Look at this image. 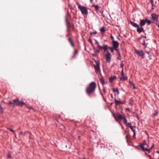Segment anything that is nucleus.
<instances>
[{
  "instance_id": "4c0bfd02",
  "label": "nucleus",
  "mask_w": 159,
  "mask_h": 159,
  "mask_svg": "<svg viewBox=\"0 0 159 159\" xmlns=\"http://www.w3.org/2000/svg\"><path fill=\"white\" fill-rule=\"evenodd\" d=\"M110 37H111V39L112 40V42H113V41H115L114 40V38L112 36V35H111Z\"/></svg>"
},
{
  "instance_id": "2eb2a0df",
  "label": "nucleus",
  "mask_w": 159,
  "mask_h": 159,
  "mask_svg": "<svg viewBox=\"0 0 159 159\" xmlns=\"http://www.w3.org/2000/svg\"><path fill=\"white\" fill-rule=\"evenodd\" d=\"M146 23V19L145 20H141L140 23V26L143 27L145 24Z\"/></svg>"
},
{
  "instance_id": "e2e57ef3",
  "label": "nucleus",
  "mask_w": 159,
  "mask_h": 159,
  "mask_svg": "<svg viewBox=\"0 0 159 159\" xmlns=\"http://www.w3.org/2000/svg\"><path fill=\"white\" fill-rule=\"evenodd\" d=\"M93 56H94V55H95V54H93Z\"/></svg>"
},
{
  "instance_id": "423d86ee",
  "label": "nucleus",
  "mask_w": 159,
  "mask_h": 159,
  "mask_svg": "<svg viewBox=\"0 0 159 159\" xmlns=\"http://www.w3.org/2000/svg\"><path fill=\"white\" fill-rule=\"evenodd\" d=\"M134 52L139 56H140L142 57H143L144 53L143 50H139L135 48L134 49Z\"/></svg>"
},
{
  "instance_id": "a211bd4d",
  "label": "nucleus",
  "mask_w": 159,
  "mask_h": 159,
  "mask_svg": "<svg viewBox=\"0 0 159 159\" xmlns=\"http://www.w3.org/2000/svg\"><path fill=\"white\" fill-rule=\"evenodd\" d=\"M130 24L134 27L136 28L138 27V26H139V25L131 21L130 22Z\"/></svg>"
},
{
  "instance_id": "bf43d9fd",
  "label": "nucleus",
  "mask_w": 159,
  "mask_h": 159,
  "mask_svg": "<svg viewBox=\"0 0 159 159\" xmlns=\"http://www.w3.org/2000/svg\"><path fill=\"white\" fill-rule=\"evenodd\" d=\"M93 0H90V2H92Z\"/></svg>"
},
{
  "instance_id": "c9c22d12",
  "label": "nucleus",
  "mask_w": 159,
  "mask_h": 159,
  "mask_svg": "<svg viewBox=\"0 0 159 159\" xmlns=\"http://www.w3.org/2000/svg\"><path fill=\"white\" fill-rule=\"evenodd\" d=\"M95 43L97 44V46L100 45L99 42L97 40L95 39Z\"/></svg>"
},
{
  "instance_id": "c03bdc74",
  "label": "nucleus",
  "mask_w": 159,
  "mask_h": 159,
  "mask_svg": "<svg viewBox=\"0 0 159 159\" xmlns=\"http://www.w3.org/2000/svg\"><path fill=\"white\" fill-rule=\"evenodd\" d=\"M100 52L99 50H96L95 51L96 53H99Z\"/></svg>"
},
{
  "instance_id": "1a4fd4ad",
  "label": "nucleus",
  "mask_w": 159,
  "mask_h": 159,
  "mask_svg": "<svg viewBox=\"0 0 159 159\" xmlns=\"http://www.w3.org/2000/svg\"><path fill=\"white\" fill-rule=\"evenodd\" d=\"M113 47L115 48V50L117 51H118L117 48L119 46V43L116 41H113L112 42Z\"/></svg>"
},
{
  "instance_id": "ea45409f",
  "label": "nucleus",
  "mask_w": 159,
  "mask_h": 159,
  "mask_svg": "<svg viewBox=\"0 0 159 159\" xmlns=\"http://www.w3.org/2000/svg\"><path fill=\"white\" fill-rule=\"evenodd\" d=\"M120 66L121 68H122V69H123V66H124V64L123 63H121L120 65Z\"/></svg>"
},
{
  "instance_id": "a19ab883",
  "label": "nucleus",
  "mask_w": 159,
  "mask_h": 159,
  "mask_svg": "<svg viewBox=\"0 0 159 159\" xmlns=\"http://www.w3.org/2000/svg\"><path fill=\"white\" fill-rule=\"evenodd\" d=\"M142 38H146V36H142L141 37V38H139V40H140L141 39H142Z\"/></svg>"
},
{
  "instance_id": "79ce46f5",
  "label": "nucleus",
  "mask_w": 159,
  "mask_h": 159,
  "mask_svg": "<svg viewBox=\"0 0 159 159\" xmlns=\"http://www.w3.org/2000/svg\"><path fill=\"white\" fill-rule=\"evenodd\" d=\"M28 108L30 109H32L34 111H35L34 109V108H33V107L31 106L29 107H28Z\"/></svg>"
},
{
  "instance_id": "5701e85b",
  "label": "nucleus",
  "mask_w": 159,
  "mask_h": 159,
  "mask_svg": "<svg viewBox=\"0 0 159 159\" xmlns=\"http://www.w3.org/2000/svg\"><path fill=\"white\" fill-rule=\"evenodd\" d=\"M113 91L114 92H116L117 93V94H119V91L117 88L116 89L113 88Z\"/></svg>"
},
{
  "instance_id": "7ed1b4c3",
  "label": "nucleus",
  "mask_w": 159,
  "mask_h": 159,
  "mask_svg": "<svg viewBox=\"0 0 159 159\" xmlns=\"http://www.w3.org/2000/svg\"><path fill=\"white\" fill-rule=\"evenodd\" d=\"M77 4L78 6L79 9L81 11V13L83 14L87 15L88 14V10L87 8L83 6H81L78 2L77 3Z\"/></svg>"
},
{
  "instance_id": "f8f14e48",
  "label": "nucleus",
  "mask_w": 159,
  "mask_h": 159,
  "mask_svg": "<svg viewBox=\"0 0 159 159\" xmlns=\"http://www.w3.org/2000/svg\"><path fill=\"white\" fill-rule=\"evenodd\" d=\"M66 25L68 28L67 29H69L70 30L71 29H73L74 25L73 24H71L69 23L66 20Z\"/></svg>"
},
{
  "instance_id": "13d9d810",
  "label": "nucleus",
  "mask_w": 159,
  "mask_h": 159,
  "mask_svg": "<svg viewBox=\"0 0 159 159\" xmlns=\"http://www.w3.org/2000/svg\"><path fill=\"white\" fill-rule=\"evenodd\" d=\"M146 145H147V147H149V144H147Z\"/></svg>"
},
{
  "instance_id": "cd10ccee",
  "label": "nucleus",
  "mask_w": 159,
  "mask_h": 159,
  "mask_svg": "<svg viewBox=\"0 0 159 159\" xmlns=\"http://www.w3.org/2000/svg\"><path fill=\"white\" fill-rule=\"evenodd\" d=\"M100 30L102 33H104L105 30V28L104 27H102L101 28Z\"/></svg>"
},
{
  "instance_id": "58836bf2",
  "label": "nucleus",
  "mask_w": 159,
  "mask_h": 159,
  "mask_svg": "<svg viewBox=\"0 0 159 159\" xmlns=\"http://www.w3.org/2000/svg\"><path fill=\"white\" fill-rule=\"evenodd\" d=\"M150 2L151 3L152 6H153L154 5L153 0H150Z\"/></svg>"
},
{
  "instance_id": "8fccbe9b",
  "label": "nucleus",
  "mask_w": 159,
  "mask_h": 159,
  "mask_svg": "<svg viewBox=\"0 0 159 159\" xmlns=\"http://www.w3.org/2000/svg\"><path fill=\"white\" fill-rule=\"evenodd\" d=\"M124 75V74L123 73V69H122V70L121 71V75Z\"/></svg>"
},
{
  "instance_id": "f704fd0d",
  "label": "nucleus",
  "mask_w": 159,
  "mask_h": 159,
  "mask_svg": "<svg viewBox=\"0 0 159 159\" xmlns=\"http://www.w3.org/2000/svg\"><path fill=\"white\" fill-rule=\"evenodd\" d=\"M123 119L124 120V121L125 124H126L127 123V120L125 118H125H123Z\"/></svg>"
},
{
  "instance_id": "0e129e2a",
  "label": "nucleus",
  "mask_w": 159,
  "mask_h": 159,
  "mask_svg": "<svg viewBox=\"0 0 159 159\" xmlns=\"http://www.w3.org/2000/svg\"><path fill=\"white\" fill-rule=\"evenodd\" d=\"M83 159H86L85 158H83Z\"/></svg>"
},
{
  "instance_id": "a18cd8bd",
  "label": "nucleus",
  "mask_w": 159,
  "mask_h": 159,
  "mask_svg": "<svg viewBox=\"0 0 159 159\" xmlns=\"http://www.w3.org/2000/svg\"><path fill=\"white\" fill-rule=\"evenodd\" d=\"M126 110H127L129 111H130V110L129 109V108L128 107L126 108Z\"/></svg>"
},
{
  "instance_id": "c756f323",
  "label": "nucleus",
  "mask_w": 159,
  "mask_h": 159,
  "mask_svg": "<svg viewBox=\"0 0 159 159\" xmlns=\"http://www.w3.org/2000/svg\"><path fill=\"white\" fill-rule=\"evenodd\" d=\"M77 53H78L77 50L76 49H75V52H74L73 56V58L75 57V55L77 54Z\"/></svg>"
},
{
  "instance_id": "680f3d73",
  "label": "nucleus",
  "mask_w": 159,
  "mask_h": 159,
  "mask_svg": "<svg viewBox=\"0 0 159 159\" xmlns=\"http://www.w3.org/2000/svg\"><path fill=\"white\" fill-rule=\"evenodd\" d=\"M117 39H119V40H120V39H119V38H117Z\"/></svg>"
},
{
  "instance_id": "9d476101",
  "label": "nucleus",
  "mask_w": 159,
  "mask_h": 159,
  "mask_svg": "<svg viewBox=\"0 0 159 159\" xmlns=\"http://www.w3.org/2000/svg\"><path fill=\"white\" fill-rule=\"evenodd\" d=\"M107 45H103L102 47L100 45L97 46V48H98V50H99L100 51L103 49L104 51H107Z\"/></svg>"
},
{
  "instance_id": "de8ad7c7",
  "label": "nucleus",
  "mask_w": 159,
  "mask_h": 159,
  "mask_svg": "<svg viewBox=\"0 0 159 159\" xmlns=\"http://www.w3.org/2000/svg\"><path fill=\"white\" fill-rule=\"evenodd\" d=\"M134 134H133V137L134 138H135V132H133Z\"/></svg>"
},
{
  "instance_id": "a878e982",
  "label": "nucleus",
  "mask_w": 159,
  "mask_h": 159,
  "mask_svg": "<svg viewBox=\"0 0 159 159\" xmlns=\"http://www.w3.org/2000/svg\"><path fill=\"white\" fill-rule=\"evenodd\" d=\"M129 104L131 106H132L134 104V100H133L132 98L130 99L129 102Z\"/></svg>"
},
{
  "instance_id": "0eeeda50",
  "label": "nucleus",
  "mask_w": 159,
  "mask_h": 159,
  "mask_svg": "<svg viewBox=\"0 0 159 159\" xmlns=\"http://www.w3.org/2000/svg\"><path fill=\"white\" fill-rule=\"evenodd\" d=\"M146 145L145 142L144 141V143L142 144H140V146L142 150L143 151H148V152H150V151L152 150V148H151L150 149H148L147 148H145L144 146Z\"/></svg>"
},
{
  "instance_id": "b1692460",
  "label": "nucleus",
  "mask_w": 159,
  "mask_h": 159,
  "mask_svg": "<svg viewBox=\"0 0 159 159\" xmlns=\"http://www.w3.org/2000/svg\"><path fill=\"white\" fill-rule=\"evenodd\" d=\"M158 111H157L156 110L155 111V113L153 114L152 116L154 117H155L156 116H157L158 115Z\"/></svg>"
},
{
  "instance_id": "f257e3e1",
  "label": "nucleus",
  "mask_w": 159,
  "mask_h": 159,
  "mask_svg": "<svg viewBox=\"0 0 159 159\" xmlns=\"http://www.w3.org/2000/svg\"><path fill=\"white\" fill-rule=\"evenodd\" d=\"M96 85L94 82H92L89 84L88 87L86 89V92L87 94L89 95L93 93L96 88Z\"/></svg>"
},
{
  "instance_id": "aec40b11",
  "label": "nucleus",
  "mask_w": 159,
  "mask_h": 159,
  "mask_svg": "<svg viewBox=\"0 0 159 159\" xmlns=\"http://www.w3.org/2000/svg\"><path fill=\"white\" fill-rule=\"evenodd\" d=\"M93 6L95 8L96 11H99V7L98 5H95L94 4H93Z\"/></svg>"
},
{
  "instance_id": "864d4df0",
  "label": "nucleus",
  "mask_w": 159,
  "mask_h": 159,
  "mask_svg": "<svg viewBox=\"0 0 159 159\" xmlns=\"http://www.w3.org/2000/svg\"><path fill=\"white\" fill-rule=\"evenodd\" d=\"M103 91L104 92H105V93L106 92V90L104 89H103Z\"/></svg>"
},
{
  "instance_id": "4be33fe9",
  "label": "nucleus",
  "mask_w": 159,
  "mask_h": 159,
  "mask_svg": "<svg viewBox=\"0 0 159 159\" xmlns=\"http://www.w3.org/2000/svg\"><path fill=\"white\" fill-rule=\"evenodd\" d=\"M116 78V76H112L109 78V80L111 82H112Z\"/></svg>"
},
{
  "instance_id": "72a5a7b5",
  "label": "nucleus",
  "mask_w": 159,
  "mask_h": 159,
  "mask_svg": "<svg viewBox=\"0 0 159 159\" xmlns=\"http://www.w3.org/2000/svg\"><path fill=\"white\" fill-rule=\"evenodd\" d=\"M146 22H147L148 25H149L151 23V21L150 20H148L146 19Z\"/></svg>"
},
{
  "instance_id": "dca6fc26",
  "label": "nucleus",
  "mask_w": 159,
  "mask_h": 159,
  "mask_svg": "<svg viewBox=\"0 0 159 159\" xmlns=\"http://www.w3.org/2000/svg\"><path fill=\"white\" fill-rule=\"evenodd\" d=\"M115 103L116 105L117 106L119 104H122L123 103L122 102L120 101L117 100L116 98L114 99Z\"/></svg>"
},
{
  "instance_id": "3c124183",
  "label": "nucleus",
  "mask_w": 159,
  "mask_h": 159,
  "mask_svg": "<svg viewBox=\"0 0 159 159\" xmlns=\"http://www.w3.org/2000/svg\"><path fill=\"white\" fill-rule=\"evenodd\" d=\"M133 86L134 89H136L135 87L134 86V85H133Z\"/></svg>"
},
{
  "instance_id": "37998d69",
  "label": "nucleus",
  "mask_w": 159,
  "mask_h": 159,
  "mask_svg": "<svg viewBox=\"0 0 159 159\" xmlns=\"http://www.w3.org/2000/svg\"><path fill=\"white\" fill-rule=\"evenodd\" d=\"M130 84L132 86L134 85V84L133 83V82H131L130 81H129Z\"/></svg>"
},
{
  "instance_id": "6e6d98bb",
  "label": "nucleus",
  "mask_w": 159,
  "mask_h": 159,
  "mask_svg": "<svg viewBox=\"0 0 159 159\" xmlns=\"http://www.w3.org/2000/svg\"><path fill=\"white\" fill-rule=\"evenodd\" d=\"M111 98H113V96L112 94H111Z\"/></svg>"
},
{
  "instance_id": "39448f33",
  "label": "nucleus",
  "mask_w": 159,
  "mask_h": 159,
  "mask_svg": "<svg viewBox=\"0 0 159 159\" xmlns=\"http://www.w3.org/2000/svg\"><path fill=\"white\" fill-rule=\"evenodd\" d=\"M96 65H94V68L96 72H98L100 71V62L99 61H95Z\"/></svg>"
},
{
  "instance_id": "7c9ffc66",
  "label": "nucleus",
  "mask_w": 159,
  "mask_h": 159,
  "mask_svg": "<svg viewBox=\"0 0 159 159\" xmlns=\"http://www.w3.org/2000/svg\"><path fill=\"white\" fill-rule=\"evenodd\" d=\"M0 112L2 113L3 112V108L1 106V105L0 106Z\"/></svg>"
},
{
  "instance_id": "2f4dec72",
  "label": "nucleus",
  "mask_w": 159,
  "mask_h": 159,
  "mask_svg": "<svg viewBox=\"0 0 159 159\" xmlns=\"http://www.w3.org/2000/svg\"><path fill=\"white\" fill-rule=\"evenodd\" d=\"M7 129L9 130L10 131L12 132L16 135V133L15 131L12 129L8 128Z\"/></svg>"
},
{
  "instance_id": "c85d7f7f",
  "label": "nucleus",
  "mask_w": 159,
  "mask_h": 159,
  "mask_svg": "<svg viewBox=\"0 0 159 159\" xmlns=\"http://www.w3.org/2000/svg\"><path fill=\"white\" fill-rule=\"evenodd\" d=\"M70 30L69 29H67V34L66 35L67 36H68L69 35H70Z\"/></svg>"
},
{
  "instance_id": "9b49d317",
  "label": "nucleus",
  "mask_w": 159,
  "mask_h": 159,
  "mask_svg": "<svg viewBox=\"0 0 159 159\" xmlns=\"http://www.w3.org/2000/svg\"><path fill=\"white\" fill-rule=\"evenodd\" d=\"M152 19L154 20H156L157 22H158V16L155 14H151Z\"/></svg>"
},
{
  "instance_id": "4468645a",
  "label": "nucleus",
  "mask_w": 159,
  "mask_h": 159,
  "mask_svg": "<svg viewBox=\"0 0 159 159\" xmlns=\"http://www.w3.org/2000/svg\"><path fill=\"white\" fill-rule=\"evenodd\" d=\"M100 81L102 85H104L107 83V82L105 81L103 77H102L100 78Z\"/></svg>"
},
{
  "instance_id": "ddd939ff",
  "label": "nucleus",
  "mask_w": 159,
  "mask_h": 159,
  "mask_svg": "<svg viewBox=\"0 0 159 159\" xmlns=\"http://www.w3.org/2000/svg\"><path fill=\"white\" fill-rule=\"evenodd\" d=\"M137 31L139 33H140L141 32H144L143 28L142 26H141V27L140 28L139 26H138V27H137Z\"/></svg>"
},
{
  "instance_id": "6ab92c4d",
  "label": "nucleus",
  "mask_w": 159,
  "mask_h": 159,
  "mask_svg": "<svg viewBox=\"0 0 159 159\" xmlns=\"http://www.w3.org/2000/svg\"><path fill=\"white\" fill-rule=\"evenodd\" d=\"M68 41L70 43L72 47H74V44L72 42V40L71 38L70 37L68 38Z\"/></svg>"
},
{
  "instance_id": "f3484780",
  "label": "nucleus",
  "mask_w": 159,
  "mask_h": 159,
  "mask_svg": "<svg viewBox=\"0 0 159 159\" xmlns=\"http://www.w3.org/2000/svg\"><path fill=\"white\" fill-rule=\"evenodd\" d=\"M127 79V77L125 76L124 74L121 75V77L120 78V80L122 81H124Z\"/></svg>"
},
{
  "instance_id": "bb28decb",
  "label": "nucleus",
  "mask_w": 159,
  "mask_h": 159,
  "mask_svg": "<svg viewBox=\"0 0 159 159\" xmlns=\"http://www.w3.org/2000/svg\"><path fill=\"white\" fill-rule=\"evenodd\" d=\"M140 43L142 44L143 46L146 47L147 46L145 44V41L144 40H143L142 42H141Z\"/></svg>"
},
{
  "instance_id": "393cba45",
  "label": "nucleus",
  "mask_w": 159,
  "mask_h": 159,
  "mask_svg": "<svg viewBox=\"0 0 159 159\" xmlns=\"http://www.w3.org/2000/svg\"><path fill=\"white\" fill-rule=\"evenodd\" d=\"M131 129L132 130L133 132H135V126H132L130 127Z\"/></svg>"
},
{
  "instance_id": "4d7b16f0",
  "label": "nucleus",
  "mask_w": 159,
  "mask_h": 159,
  "mask_svg": "<svg viewBox=\"0 0 159 159\" xmlns=\"http://www.w3.org/2000/svg\"><path fill=\"white\" fill-rule=\"evenodd\" d=\"M91 44V45H92V46L93 47H94V45H93V43H92V44Z\"/></svg>"
},
{
  "instance_id": "052dcab7",
  "label": "nucleus",
  "mask_w": 159,
  "mask_h": 159,
  "mask_svg": "<svg viewBox=\"0 0 159 159\" xmlns=\"http://www.w3.org/2000/svg\"><path fill=\"white\" fill-rule=\"evenodd\" d=\"M128 137V136L127 135L126 136V139H127Z\"/></svg>"
},
{
  "instance_id": "49530a36",
  "label": "nucleus",
  "mask_w": 159,
  "mask_h": 159,
  "mask_svg": "<svg viewBox=\"0 0 159 159\" xmlns=\"http://www.w3.org/2000/svg\"><path fill=\"white\" fill-rule=\"evenodd\" d=\"M89 42H90V43L91 44H92V43H93L92 40L90 39H89Z\"/></svg>"
},
{
  "instance_id": "20e7f679",
  "label": "nucleus",
  "mask_w": 159,
  "mask_h": 159,
  "mask_svg": "<svg viewBox=\"0 0 159 159\" xmlns=\"http://www.w3.org/2000/svg\"><path fill=\"white\" fill-rule=\"evenodd\" d=\"M105 52H107V53L106 55V61L107 63H109L111 61V54L108 50L105 51Z\"/></svg>"
},
{
  "instance_id": "5fc2aeb1",
  "label": "nucleus",
  "mask_w": 159,
  "mask_h": 159,
  "mask_svg": "<svg viewBox=\"0 0 159 159\" xmlns=\"http://www.w3.org/2000/svg\"><path fill=\"white\" fill-rule=\"evenodd\" d=\"M156 152L159 154V150L158 151H157V152Z\"/></svg>"
},
{
  "instance_id": "f03ea898",
  "label": "nucleus",
  "mask_w": 159,
  "mask_h": 159,
  "mask_svg": "<svg viewBox=\"0 0 159 159\" xmlns=\"http://www.w3.org/2000/svg\"><path fill=\"white\" fill-rule=\"evenodd\" d=\"M5 103L9 105H12L13 106H16L21 107L23 105L25 104V103L23 101H19L18 98L13 100V102L10 101L8 103L6 102Z\"/></svg>"
},
{
  "instance_id": "412c9836",
  "label": "nucleus",
  "mask_w": 159,
  "mask_h": 159,
  "mask_svg": "<svg viewBox=\"0 0 159 159\" xmlns=\"http://www.w3.org/2000/svg\"><path fill=\"white\" fill-rule=\"evenodd\" d=\"M109 49L110 50L111 52L113 53L114 52V50L115 49V48H114L113 47H109L107 46V49Z\"/></svg>"
},
{
  "instance_id": "6e6552de",
  "label": "nucleus",
  "mask_w": 159,
  "mask_h": 159,
  "mask_svg": "<svg viewBox=\"0 0 159 159\" xmlns=\"http://www.w3.org/2000/svg\"><path fill=\"white\" fill-rule=\"evenodd\" d=\"M114 116L116 119L117 118V120H121L125 118V116L124 115H121L119 113H117L116 115H114Z\"/></svg>"
},
{
  "instance_id": "603ef678",
  "label": "nucleus",
  "mask_w": 159,
  "mask_h": 159,
  "mask_svg": "<svg viewBox=\"0 0 159 159\" xmlns=\"http://www.w3.org/2000/svg\"><path fill=\"white\" fill-rule=\"evenodd\" d=\"M8 157H11V156L9 154L8 155Z\"/></svg>"
},
{
  "instance_id": "473e14b6",
  "label": "nucleus",
  "mask_w": 159,
  "mask_h": 159,
  "mask_svg": "<svg viewBox=\"0 0 159 159\" xmlns=\"http://www.w3.org/2000/svg\"><path fill=\"white\" fill-rule=\"evenodd\" d=\"M126 124V125L127 126L129 127V128L131 127V126H132L131 125V124L130 123H127Z\"/></svg>"
},
{
  "instance_id": "e433bc0d",
  "label": "nucleus",
  "mask_w": 159,
  "mask_h": 159,
  "mask_svg": "<svg viewBox=\"0 0 159 159\" xmlns=\"http://www.w3.org/2000/svg\"><path fill=\"white\" fill-rule=\"evenodd\" d=\"M97 33V31H94L93 32H91L90 33V34L92 35L93 34H96Z\"/></svg>"
},
{
  "instance_id": "09e8293b",
  "label": "nucleus",
  "mask_w": 159,
  "mask_h": 159,
  "mask_svg": "<svg viewBox=\"0 0 159 159\" xmlns=\"http://www.w3.org/2000/svg\"><path fill=\"white\" fill-rule=\"evenodd\" d=\"M157 26L159 28V21L158 22V23L156 24Z\"/></svg>"
}]
</instances>
